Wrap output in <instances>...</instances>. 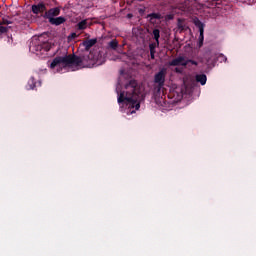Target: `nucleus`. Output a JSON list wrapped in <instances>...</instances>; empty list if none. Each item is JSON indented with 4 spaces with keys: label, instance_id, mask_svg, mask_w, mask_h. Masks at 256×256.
<instances>
[{
    "label": "nucleus",
    "instance_id": "obj_16",
    "mask_svg": "<svg viewBox=\"0 0 256 256\" xmlns=\"http://www.w3.org/2000/svg\"><path fill=\"white\" fill-rule=\"evenodd\" d=\"M109 49H112L113 51H117V47H119V41L117 39H113L108 43Z\"/></svg>",
    "mask_w": 256,
    "mask_h": 256
},
{
    "label": "nucleus",
    "instance_id": "obj_18",
    "mask_svg": "<svg viewBox=\"0 0 256 256\" xmlns=\"http://www.w3.org/2000/svg\"><path fill=\"white\" fill-rule=\"evenodd\" d=\"M216 61H218V63H227V56H225L224 54H218L216 57Z\"/></svg>",
    "mask_w": 256,
    "mask_h": 256
},
{
    "label": "nucleus",
    "instance_id": "obj_25",
    "mask_svg": "<svg viewBox=\"0 0 256 256\" xmlns=\"http://www.w3.org/2000/svg\"><path fill=\"white\" fill-rule=\"evenodd\" d=\"M208 63H209V59L206 60V64H208Z\"/></svg>",
    "mask_w": 256,
    "mask_h": 256
},
{
    "label": "nucleus",
    "instance_id": "obj_9",
    "mask_svg": "<svg viewBox=\"0 0 256 256\" xmlns=\"http://www.w3.org/2000/svg\"><path fill=\"white\" fill-rule=\"evenodd\" d=\"M96 44H97V38H94V39L83 41L80 44V47H84V51L89 52L91 47H93Z\"/></svg>",
    "mask_w": 256,
    "mask_h": 256
},
{
    "label": "nucleus",
    "instance_id": "obj_2",
    "mask_svg": "<svg viewBox=\"0 0 256 256\" xmlns=\"http://www.w3.org/2000/svg\"><path fill=\"white\" fill-rule=\"evenodd\" d=\"M116 93L118 95V105L120 111H124L127 115H133L136 111L141 109V102L139 99L143 97L141 86L137 83V80H130L125 85V90L121 91L119 86L116 87Z\"/></svg>",
    "mask_w": 256,
    "mask_h": 256
},
{
    "label": "nucleus",
    "instance_id": "obj_10",
    "mask_svg": "<svg viewBox=\"0 0 256 256\" xmlns=\"http://www.w3.org/2000/svg\"><path fill=\"white\" fill-rule=\"evenodd\" d=\"M91 25L89 19H84L76 24V31H85Z\"/></svg>",
    "mask_w": 256,
    "mask_h": 256
},
{
    "label": "nucleus",
    "instance_id": "obj_24",
    "mask_svg": "<svg viewBox=\"0 0 256 256\" xmlns=\"http://www.w3.org/2000/svg\"><path fill=\"white\" fill-rule=\"evenodd\" d=\"M76 36H77V34H75V33L72 34V37H76Z\"/></svg>",
    "mask_w": 256,
    "mask_h": 256
},
{
    "label": "nucleus",
    "instance_id": "obj_3",
    "mask_svg": "<svg viewBox=\"0 0 256 256\" xmlns=\"http://www.w3.org/2000/svg\"><path fill=\"white\" fill-rule=\"evenodd\" d=\"M29 50L31 53H47V51H51V44L49 42H41L39 40H32L29 45Z\"/></svg>",
    "mask_w": 256,
    "mask_h": 256
},
{
    "label": "nucleus",
    "instance_id": "obj_5",
    "mask_svg": "<svg viewBox=\"0 0 256 256\" xmlns=\"http://www.w3.org/2000/svg\"><path fill=\"white\" fill-rule=\"evenodd\" d=\"M59 15H61V9H59V7H55L46 10L43 15V18L48 19V21H51V19H55V17H59Z\"/></svg>",
    "mask_w": 256,
    "mask_h": 256
},
{
    "label": "nucleus",
    "instance_id": "obj_23",
    "mask_svg": "<svg viewBox=\"0 0 256 256\" xmlns=\"http://www.w3.org/2000/svg\"><path fill=\"white\" fill-rule=\"evenodd\" d=\"M168 19H173V16L169 15V16H168Z\"/></svg>",
    "mask_w": 256,
    "mask_h": 256
},
{
    "label": "nucleus",
    "instance_id": "obj_15",
    "mask_svg": "<svg viewBox=\"0 0 256 256\" xmlns=\"http://www.w3.org/2000/svg\"><path fill=\"white\" fill-rule=\"evenodd\" d=\"M195 79L197 83H200V85H206L207 83V75L205 74H197Z\"/></svg>",
    "mask_w": 256,
    "mask_h": 256
},
{
    "label": "nucleus",
    "instance_id": "obj_1",
    "mask_svg": "<svg viewBox=\"0 0 256 256\" xmlns=\"http://www.w3.org/2000/svg\"><path fill=\"white\" fill-rule=\"evenodd\" d=\"M103 63H105V53L99 49H94L90 51L88 55L77 56L75 54H70L58 56L50 63V69H55V67L61 69L71 67V65L80 68H91L99 67V65H103Z\"/></svg>",
    "mask_w": 256,
    "mask_h": 256
},
{
    "label": "nucleus",
    "instance_id": "obj_4",
    "mask_svg": "<svg viewBox=\"0 0 256 256\" xmlns=\"http://www.w3.org/2000/svg\"><path fill=\"white\" fill-rule=\"evenodd\" d=\"M167 77V69L162 68L154 75V83L157 85V91H161L165 87V79Z\"/></svg>",
    "mask_w": 256,
    "mask_h": 256
},
{
    "label": "nucleus",
    "instance_id": "obj_14",
    "mask_svg": "<svg viewBox=\"0 0 256 256\" xmlns=\"http://www.w3.org/2000/svg\"><path fill=\"white\" fill-rule=\"evenodd\" d=\"M177 27L180 33H183V31H187V29H189V26H187L181 18H178Z\"/></svg>",
    "mask_w": 256,
    "mask_h": 256
},
{
    "label": "nucleus",
    "instance_id": "obj_7",
    "mask_svg": "<svg viewBox=\"0 0 256 256\" xmlns=\"http://www.w3.org/2000/svg\"><path fill=\"white\" fill-rule=\"evenodd\" d=\"M46 11L47 6L45 5V2L32 5V13H34V15H39V13H46Z\"/></svg>",
    "mask_w": 256,
    "mask_h": 256
},
{
    "label": "nucleus",
    "instance_id": "obj_22",
    "mask_svg": "<svg viewBox=\"0 0 256 256\" xmlns=\"http://www.w3.org/2000/svg\"><path fill=\"white\" fill-rule=\"evenodd\" d=\"M2 25H11V21H9L7 19H3L2 20Z\"/></svg>",
    "mask_w": 256,
    "mask_h": 256
},
{
    "label": "nucleus",
    "instance_id": "obj_12",
    "mask_svg": "<svg viewBox=\"0 0 256 256\" xmlns=\"http://www.w3.org/2000/svg\"><path fill=\"white\" fill-rule=\"evenodd\" d=\"M146 19H149L150 23H155V19L161 20L163 19V16L161 13H150L146 16Z\"/></svg>",
    "mask_w": 256,
    "mask_h": 256
},
{
    "label": "nucleus",
    "instance_id": "obj_20",
    "mask_svg": "<svg viewBox=\"0 0 256 256\" xmlns=\"http://www.w3.org/2000/svg\"><path fill=\"white\" fill-rule=\"evenodd\" d=\"M150 55L152 59H155V53L153 52V44L150 45Z\"/></svg>",
    "mask_w": 256,
    "mask_h": 256
},
{
    "label": "nucleus",
    "instance_id": "obj_17",
    "mask_svg": "<svg viewBox=\"0 0 256 256\" xmlns=\"http://www.w3.org/2000/svg\"><path fill=\"white\" fill-rule=\"evenodd\" d=\"M152 34L154 36V40L156 41L157 45H159V39L161 37V31L159 29H154Z\"/></svg>",
    "mask_w": 256,
    "mask_h": 256
},
{
    "label": "nucleus",
    "instance_id": "obj_21",
    "mask_svg": "<svg viewBox=\"0 0 256 256\" xmlns=\"http://www.w3.org/2000/svg\"><path fill=\"white\" fill-rule=\"evenodd\" d=\"M186 61H188V64L191 63V65H195V66L199 65V63H197V61H195V60L188 59Z\"/></svg>",
    "mask_w": 256,
    "mask_h": 256
},
{
    "label": "nucleus",
    "instance_id": "obj_13",
    "mask_svg": "<svg viewBox=\"0 0 256 256\" xmlns=\"http://www.w3.org/2000/svg\"><path fill=\"white\" fill-rule=\"evenodd\" d=\"M35 87H41V82H37L35 77H31L28 80V88L27 89H35Z\"/></svg>",
    "mask_w": 256,
    "mask_h": 256
},
{
    "label": "nucleus",
    "instance_id": "obj_19",
    "mask_svg": "<svg viewBox=\"0 0 256 256\" xmlns=\"http://www.w3.org/2000/svg\"><path fill=\"white\" fill-rule=\"evenodd\" d=\"M8 28L5 26H0V35H3V33H7Z\"/></svg>",
    "mask_w": 256,
    "mask_h": 256
},
{
    "label": "nucleus",
    "instance_id": "obj_6",
    "mask_svg": "<svg viewBox=\"0 0 256 256\" xmlns=\"http://www.w3.org/2000/svg\"><path fill=\"white\" fill-rule=\"evenodd\" d=\"M194 25L199 29V47H203V41L205 39L204 33H205V24L201 22V20L197 19L194 21Z\"/></svg>",
    "mask_w": 256,
    "mask_h": 256
},
{
    "label": "nucleus",
    "instance_id": "obj_8",
    "mask_svg": "<svg viewBox=\"0 0 256 256\" xmlns=\"http://www.w3.org/2000/svg\"><path fill=\"white\" fill-rule=\"evenodd\" d=\"M170 65H171L172 67H178L179 65H181L182 67H187L188 61L185 60V57L179 56V57L173 59V60L170 62Z\"/></svg>",
    "mask_w": 256,
    "mask_h": 256
},
{
    "label": "nucleus",
    "instance_id": "obj_11",
    "mask_svg": "<svg viewBox=\"0 0 256 256\" xmlns=\"http://www.w3.org/2000/svg\"><path fill=\"white\" fill-rule=\"evenodd\" d=\"M67 19L63 16H59L56 18H50L49 24L50 25H55L56 27H59V25H63Z\"/></svg>",
    "mask_w": 256,
    "mask_h": 256
}]
</instances>
